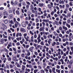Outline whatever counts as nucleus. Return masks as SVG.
<instances>
[{"label": "nucleus", "mask_w": 73, "mask_h": 73, "mask_svg": "<svg viewBox=\"0 0 73 73\" xmlns=\"http://www.w3.org/2000/svg\"><path fill=\"white\" fill-rule=\"evenodd\" d=\"M15 11H16V9L15 8L13 11L14 15H15Z\"/></svg>", "instance_id": "nucleus-24"}, {"label": "nucleus", "mask_w": 73, "mask_h": 73, "mask_svg": "<svg viewBox=\"0 0 73 73\" xmlns=\"http://www.w3.org/2000/svg\"><path fill=\"white\" fill-rule=\"evenodd\" d=\"M25 41V40L24 39V38H22V41H20V42L21 44H23V42H24Z\"/></svg>", "instance_id": "nucleus-5"}, {"label": "nucleus", "mask_w": 73, "mask_h": 73, "mask_svg": "<svg viewBox=\"0 0 73 73\" xmlns=\"http://www.w3.org/2000/svg\"><path fill=\"white\" fill-rule=\"evenodd\" d=\"M44 70H45V71L46 72H48V69H47L46 68H44Z\"/></svg>", "instance_id": "nucleus-44"}, {"label": "nucleus", "mask_w": 73, "mask_h": 73, "mask_svg": "<svg viewBox=\"0 0 73 73\" xmlns=\"http://www.w3.org/2000/svg\"><path fill=\"white\" fill-rule=\"evenodd\" d=\"M33 48H34V47H31L29 48V50L31 52H33Z\"/></svg>", "instance_id": "nucleus-7"}, {"label": "nucleus", "mask_w": 73, "mask_h": 73, "mask_svg": "<svg viewBox=\"0 0 73 73\" xmlns=\"http://www.w3.org/2000/svg\"><path fill=\"white\" fill-rule=\"evenodd\" d=\"M19 36L20 37L22 36V34L21 33H19Z\"/></svg>", "instance_id": "nucleus-43"}, {"label": "nucleus", "mask_w": 73, "mask_h": 73, "mask_svg": "<svg viewBox=\"0 0 73 73\" xmlns=\"http://www.w3.org/2000/svg\"><path fill=\"white\" fill-rule=\"evenodd\" d=\"M40 73H44V70H40Z\"/></svg>", "instance_id": "nucleus-38"}, {"label": "nucleus", "mask_w": 73, "mask_h": 73, "mask_svg": "<svg viewBox=\"0 0 73 73\" xmlns=\"http://www.w3.org/2000/svg\"><path fill=\"white\" fill-rule=\"evenodd\" d=\"M38 41L37 43L38 44H39V42H40L41 41V39H38Z\"/></svg>", "instance_id": "nucleus-37"}, {"label": "nucleus", "mask_w": 73, "mask_h": 73, "mask_svg": "<svg viewBox=\"0 0 73 73\" xmlns=\"http://www.w3.org/2000/svg\"><path fill=\"white\" fill-rule=\"evenodd\" d=\"M59 3L60 4H64V1L62 0L61 1H59Z\"/></svg>", "instance_id": "nucleus-10"}, {"label": "nucleus", "mask_w": 73, "mask_h": 73, "mask_svg": "<svg viewBox=\"0 0 73 73\" xmlns=\"http://www.w3.org/2000/svg\"><path fill=\"white\" fill-rule=\"evenodd\" d=\"M44 5V3H41L39 4V6L40 7H43Z\"/></svg>", "instance_id": "nucleus-14"}, {"label": "nucleus", "mask_w": 73, "mask_h": 73, "mask_svg": "<svg viewBox=\"0 0 73 73\" xmlns=\"http://www.w3.org/2000/svg\"><path fill=\"white\" fill-rule=\"evenodd\" d=\"M71 16V14H70V13H68V17H70Z\"/></svg>", "instance_id": "nucleus-41"}, {"label": "nucleus", "mask_w": 73, "mask_h": 73, "mask_svg": "<svg viewBox=\"0 0 73 73\" xmlns=\"http://www.w3.org/2000/svg\"><path fill=\"white\" fill-rule=\"evenodd\" d=\"M51 29L52 31H54V27H52L51 28Z\"/></svg>", "instance_id": "nucleus-59"}, {"label": "nucleus", "mask_w": 73, "mask_h": 73, "mask_svg": "<svg viewBox=\"0 0 73 73\" xmlns=\"http://www.w3.org/2000/svg\"><path fill=\"white\" fill-rule=\"evenodd\" d=\"M66 26L67 27H68V28H70V25H69L67 23H66Z\"/></svg>", "instance_id": "nucleus-17"}, {"label": "nucleus", "mask_w": 73, "mask_h": 73, "mask_svg": "<svg viewBox=\"0 0 73 73\" xmlns=\"http://www.w3.org/2000/svg\"><path fill=\"white\" fill-rule=\"evenodd\" d=\"M10 29L11 31H12V32H15V30H14V29H12V28H10Z\"/></svg>", "instance_id": "nucleus-35"}, {"label": "nucleus", "mask_w": 73, "mask_h": 73, "mask_svg": "<svg viewBox=\"0 0 73 73\" xmlns=\"http://www.w3.org/2000/svg\"><path fill=\"white\" fill-rule=\"evenodd\" d=\"M53 33L54 36H58V34L55 31H54Z\"/></svg>", "instance_id": "nucleus-9"}, {"label": "nucleus", "mask_w": 73, "mask_h": 73, "mask_svg": "<svg viewBox=\"0 0 73 73\" xmlns=\"http://www.w3.org/2000/svg\"><path fill=\"white\" fill-rule=\"evenodd\" d=\"M30 33L31 35H34L33 33H32L31 31H30Z\"/></svg>", "instance_id": "nucleus-56"}, {"label": "nucleus", "mask_w": 73, "mask_h": 73, "mask_svg": "<svg viewBox=\"0 0 73 73\" xmlns=\"http://www.w3.org/2000/svg\"><path fill=\"white\" fill-rule=\"evenodd\" d=\"M69 45H70V46H73V42H70V43Z\"/></svg>", "instance_id": "nucleus-46"}, {"label": "nucleus", "mask_w": 73, "mask_h": 73, "mask_svg": "<svg viewBox=\"0 0 73 73\" xmlns=\"http://www.w3.org/2000/svg\"><path fill=\"white\" fill-rule=\"evenodd\" d=\"M39 30L40 31V32H41V31H42V27H40V29H39Z\"/></svg>", "instance_id": "nucleus-62"}, {"label": "nucleus", "mask_w": 73, "mask_h": 73, "mask_svg": "<svg viewBox=\"0 0 73 73\" xmlns=\"http://www.w3.org/2000/svg\"><path fill=\"white\" fill-rule=\"evenodd\" d=\"M66 7L67 8H69V5L68 4H66Z\"/></svg>", "instance_id": "nucleus-52"}, {"label": "nucleus", "mask_w": 73, "mask_h": 73, "mask_svg": "<svg viewBox=\"0 0 73 73\" xmlns=\"http://www.w3.org/2000/svg\"><path fill=\"white\" fill-rule=\"evenodd\" d=\"M29 68H32V64H30L29 65Z\"/></svg>", "instance_id": "nucleus-60"}, {"label": "nucleus", "mask_w": 73, "mask_h": 73, "mask_svg": "<svg viewBox=\"0 0 73 73\" xmlns=\"http://www.w3.org/2000/svg\"><path fill=\"white\" fill-rule=\"evenodd\" d=\"M5 24H7L8 23V20H6L5 21Z\"/></svg>", "instance_id": "nucleus-57"}, {"label": "nucleus", "mask_w": 73, "mask_h": 73, "mask_svg": "<svg viewBox=\"0 0 73 73\" xmlns=\"http://www.w3.org/2000/svg\"><path fill=\"white\" fill-rule=\"evenodd\" d=\"M22 70H25V68H26V67H25V66L24 65H22Z\"/></svg>", "instance_id": "nucleus-11"}, {"label": "nucleus", "mask_w": 73, "mask_h": 73, "mask_svg": "<svg viewBox=\"0 0 73 73\" xmlns=\"http://www.w3.org/2000/svg\"><path fill=\"white\" fill-rule=\"evenodd\" d=\"M66 48L67 49V50L69 51L70 50V48H69V46H67L66 47Z\"/></svg>", "instance_id": "nucleus-49"}, {"label": "nucleus", "mask_w": 73, "mask_h": 73, "mask_svg": "<svg viewBox=\"0 0 73 73\" xmlns=\"http://www.w3.org/2000/svg\"><path fill=\"white\" fill-rule=\"evenodd\" d=\"M60 66L59 65H57L56 66V68L57 69H60Z\"/></svg>", "instance_id": "nucleus-55"}, {"label": "nucleus", "mask_w": 73, "mask_h": 73, "mask_svg": "<svg viewBox=\"0 0 73 73\" xmlns=\"http://www.w3.org/2000/svg\"><path fill=\"white\" fill-rule=\"evenodd\" d=\"M38 21H39V20H38V18H36V23H38Z\"/></svg>", "instance_id": "nucleus-36"}, {"label": "nucleus", "mask_w": 73, "mask_h": 73, "mask_svg": "<svg viewBox=\"0 0 73 73\" xmlns=\"http://www.w3.org/2000/svg\"><path fill=\"white\" fill-rule=\"evenodd\" d=\"M73 70H71L69 72V73H73Z\"/></svg>", "instance_id": "nucleus-63"}, {"label": "nucleus", "mask_w": 73, "mask_h": 73, "mask_svg": "<svg viewBox=\"0 0 73 73\" xmlns=\"http://www.w3.org/2000/svg\"><path fill=\"white\" fill-rule=\"evenodd\" d=\"M50 33H49V32H46L45 33V34L46 35H49Z\"/></svg>", "instance_id": "nucleus-48"}, {"label": "nucleus", "mask_w": 73, "mask_h": 73, "mask_svg": "<svg viewBox=\"0 0 73 73\" xmlns=\"http://www.w3.org/2000/svg\"><path fill=\"white\" fill-rule=\"evenodd\" d=\"M47 7L48 8H52V7L51 6V5H50V4H48L47 5Z\"/></svg>", "instance_id": "nucleus-23"}, {"label": "nucleus", "mask_w": 73, "mask_h": 73, "mask_svg": "<svg viewBox=\"0 0 73 73\" xmlns=\"http://www.w3.org/2000/svg\"><path fill=\"white\" fill-rule=\"evenodd\" d=\"M3 38H8V36H7L5 35L4 34H3Z\"/></svg>", "instance_id": "nucleus-16"}, {"label": "nucleus", "mask_w": 73, "mask_h": 73, "mask_svg": "<svg viewBox=\"0 0 73 73\" xmlns=\"http://www.w3.org/2000/svg\"><path fill=\"white\" fill-rule=\"evenodd\" d=\"M10 23L11 24H14V22H13L12 20H11L10 21Z\"/></svg>", "instance_id": "nucleus-54"}, {"label": "nucleus", "mask_w": 73, "mask_h": 73, "mask_svg": "<svg viewBox=\"0 0 73 73\" xmlns=\"http://www.w3.org/2000/svg\"><path fill=\"white\" fill-rule=\"evenodd\" d=\"M14 4H16V5H18L19 4V3L17 2V1H15V2Z\"/></svg>", "instance_id": "nucleus-31"}, {"label": "nucleus", "mask_w": 73, "mask_h": 73, "mask_svg": "<svg viewBox=\"0 0 73 73\" xmlns=\"http://www.w3.org/2000/svg\"><path fill=\"white\" fill-rule=\"evenodd\" d=\"M32 65H33V66L36 65V62H32Z\"/></svg>", "instance_id": "nucleus-45"}, {"label": "nucleus", "mask_w": 73, "mask_h": 73, "mask_svg": "<svg viewBox=\"0 0 73 73\" xmlns=\"http://www.w3.org/2000/svg\"><path fill=\"white\" fill-rule=\"evenodd\" d=\"M40 37H41V35H40V34H39L38 35V37L37 38V40H39L40 38Z\"/></svg>", "instance_id": "nucleus-25"}, {"label": "nucleus", "mask_w": 73, "mask_h": 73, "mask_svg": "<svg viewBox=\"0 0 73 73\" xmlns=\"http://www.w3.org/2000/svg\"><path fill=\"white\" fill-rule=\"evenodd\" d=\"M37 71H38V69H35L34 71V73H36Z\"/></svg>", "instance_id": "nucleus-27"}, {"label": "nucleus", "mask_w": 73, "mask_h": 73, "mask_svg": "<svg viewBox=\"0 0 73 73\" xmlns=\"http://www.w3.org/2000/svg\"><path fill=\"white\" fill-rule=\"evenodd\" d=\"M21 32H25V29L21 28Z\"/></svg>", "instance_id": "nucleus-8"}, {"label": "nucleus", "mask_w": 73, "mask_h": 73, "mask_svg": "<svg viewBox=\"0 0 73 73\" xmlns=\"http://www.w3.org/2000/svg\"><path fill=\"white\" fill-rule=\"evenodd\" d=\"M12 43L10 42L9 44L8 45V46H7V48L8 49H9V47H11V46H12Z\"/></svg>", "instance_id": "nucleus-6"}, {"label": "nucleus", "mask_w": 73, "mask_h": 73, "mask_svg": "<svg viewBox=\"0 0 73 73\" xmlns=\"http://www.w3.org/2000/svg\"><path fill=\"white\" fill-rule=\"evenodd\" d=\"M21 25L23 27H25L27 26L25 22H23L21 23Z\"/></svg>", "instance_id": "nucleus-3"}, {"label": "nucleus", "mask_w": 73, "mask_h": 73, "mask_svg": "<svg viewBox=\"0 0 73 73\" xmlns=\"http://www.w3.org/2000/svg\"><path fill=\"white\" fill-rule=\"evenodd\" d=\"M7 60L8 61H11V57H9L7 58Z\"/></svg>", "instance_id": "nucleus-64"}, {"label": "nucleus", "mask_w": 73, "mask_h": 73, "mask_svg": "<svg viewBox=\"0 0 73 73\" xmlns=\"http://www.w3.org/2000/svg\"><path fill=\"white\" fill-rule=\"evenodd\" d=\"M9 17H10L11 19H12L13 17V15L11 14L9 15Z\"/></svg>", "instance_id": "nucleus-30"}, {"label": "nucleus", "mask_w": 73, "mask_h": 73, "mask_svg": "<svg viewBox=\"0 0 73 73\" xmlns=\"http://www.w3.org/2000/svg\"><path fill=\"white\" fill-rule=\"evenodd\" d=\"M4 8L3 7H0V11H2L4 10Z\"/></svg>", "instance_id": "nucleus-26"}, {"label": "nucleus", "mask_w": 73, "mask_h": 73, "mask_svg": "<svg viewBox=\"0 0 73 73\" xmlns=\"http://www.w3.org/2000/svg\"><path fill=\"white\" fill-rule=\"evenodd\" d=\"M10 68H13V65L12 64H10Z\"/></svg>", "instance_id": "nucleus-51"}, {"label": "nucleus", "mask_w": 73, "mask_h": 73, "mask_svg": "<svg viewBox=\"0 0 73 73\" xmlns=\"http://www.w3.org/2000/svg\"><path fill=\"white\" fill-rule=\"evenodd\" d=\"M3 15H4V16H5V15L8 16V12L7 11H4L3 13Z\"/></svg>", "instance_id": "nucleus-2"}, {"label": "nucleus", "mask_w": 73, "mask_h": 73, "mask_svg": "<svg viewBox=\"0 0 73 73\" xmlns=\"http://www.w3.org/2000/svg\"><path fill=\"white\" fill-rule=\"evenodd\" d=\"M33 38H34V37L33 36H32L31 37V41L32 42H33V41H34Z\"/></svg>", "instance_id": "nucleus-15"}, {"label": "nucleus", "mask_w": 73, "mask_h": 73, "mask_svg": "<svg viewBox=\"0 0 73 73\" xmlns=\"http://www.w3.org/2000/svg\"><path fill=\"white\" fill-rule=\"evenodd\" d=\"M69 4L70 6H73V4H72V2H70V3Z\"/></svg>", "instance_id": "nucleus-42"}, {"label": "nucleus", "mask_w": 73, "mask_h": 73, "mask_svg": "<svg viewBox=\"0 0 73 73\" xmlns=\"http://www.w3.org/2000/svg\"><path fill=\"white\" fill-rule=\"evenodd\" d=\"M63 28L66 31H67V30H68V28H67V27H66L64 26H63Z\"/></svg>", "instance_id": "nucleus-20"}, {"label": "nucleus", "mask_w": 73, "mask_h": 73, "mask_svg": "<svg viewBox=\"0 0 73 73\" xmlns=\"http://www.w3.org/2000/svg\"><path fill=\"white\" fill-rule=\"evenodd\" d=\"M17 52L19 53H21V50H17Z\"/></svg>", "instance_id": "nucleus-33"}, {"label": "nucleus", "mask_w": 73, "mask_h": 73, "mask_svg": "<svg viewBox=\"0 0 73 73\" xmlns=\"http://www.w3.org/2000/svg\"><path fill=\"white\" fill-rule=\"evenodd\" d=\"M27 36V34L26 33H25L24 34V38H25V37H27L26 36Z\"/></svg>", "instance_id": "nucleus-34"}, {"label": "nucleus", "mask_w": 73, "mask_h": 73, "mask_svg": "<svg viewBox=\"0 0 73 73\" xmlns=\"http://www.w3.org/2000/svg\"><path fill=\"white\" fill-rule=\"evenodd\" d=\"M29 5H26V7L27 8V9H28V8H29Z\"/></svg>", "instance_id": "nucleus-32"}, {"label": "nucleus", "mask_w": 73, "mask_h": 73, "mask_svg": "<svg viewBox=\"0 0 73 73\" xmlns=\"http://www.w3.org/2000/svg\"><path fill=\"white\" fill-rule=\"evenodd\" d=\"M19 23L18 22L16 21L15 25V27H16V28H17L18 25H19Z\"/></svg>", "instance_id": "nucleus-4"}, {"label": "nucleus", "mask_w": 73, "mask_h": 73, "mask_svg": "<svg viewBox=\"0 0 73 73\" xmlns=\"http://www.w3.org/2000/svg\"><path fill=\"white\" fill-rule=\"evenodd\" d=\"M17 66L18 68H20L21 67V65L19 64L17 65Z\"/></svg>", "instance_id": "nucleus-28"}, {"label": "nucleus", "mask_w": 73, "mask_h": 73, "mask_svg": "<svg viewBox=\"0 0 73 73\" xmlns=\"http://www.w3.org/2000/svg\"><path fill=\"white\" fill-rule=\"evenodd\" d=\"M16 45L17 46H19L20 45V43L19 42H18L17 43Z\"/></svg>", "instance_id": "nucleus-47"}, {"label": "nucleus", "mask_w": 73, "mask_h": 73, "mask_svg": "<svg viewBox=\"0 0 73 73\" xmlns=\"http://www.w3.org/2000/svg\"><path fill=\"white\" fill-rule=\"evenodd\" d=\"M71 22V21H70V20L69 19H68L67 20V23H68V24H70V23Z\"/></svg>", "instance_id": "nucleus-29"}, {"label": "nucleus", "mask_w": 73, "mask_h": 73, "mask_svg": "<svg viewBox=\"0 0 73 73\" xmlns=\"http://www.w3.org/2000/svg\"><path fill=\"white\" fill-rule=\"evenodd\" d=\"M13 49L14 51V52H16V48H14V47H13Z\"/></svg>", "instance_id": "nucleus-40"}, {"label": "nucleus", "mask_w": 73, "mask_h": 73, "mask_svg": "<svg viewBox=\"0 0 73 73\" xmlns=\"http://www.w3.org/2000/svg\"><path fill=\"white\" fill-rule=\"evenodd\" d=\"M42 21L43 22H45V23H47L48 22V20L46 19H43L42 20Z\"/></svg>", "instance_id": "nucleus-21"}, {"label": "nucleus", "mask_w": 73, "mask_h": 73, "mask_svg": "<svg viewBox=\"0 0 73 73\" xmlns=\"http://www.w3.org/2000/svg\"><path fill=\"white\" fill-rule=\"evenodd\" d=\"M51 15H52V16H53V15H54V12L52 11L51 13Z\"/></svg>", "instance_id": "nucleus-61"}, {"label": "nucleus", "mask_w": 73, "mask_h": 73, "mask_svg": "<svg viewBox=\"0 0 73 73\" xmlns=\"http://www.w3.org/2000/svg\"><path fill=\"white\" fill-rule=\"evenodd\" d=\"M23 5L24 6H25L26 5V3L25 2H23Z\"/></svg>", "instance_id": "nucleus-58"}, {"label": "nucleus", "mask_w": 73, "mask_h": 73, "mask_svg": "<svg viewBox=\"0 0 73 73\" xmlns=\"http://www.w3.org/2000/svg\"><path fill=\"white\" fill-rule=\"evenodd\" d=\"M0 42L1 44H4V39L3 38L0 39Z\"/></svg>", "instance_id": "nucleus-1"}, {"label": "nucleus", "mask_w": 73, "mask_h": 73, "mask_svg": "<svg viewBox=\"0 0 73 73\" xmlns=\"http://www.w3.org/2000/svg\"><path fill=\"white\" fill-rule=\"evenodd\" d=\"M13 59L14 61L16 62V56L13 57Z\"/></svg>", "instance_id": "nucleus-13"}, {"label": "nucleus", "mask_w": 73, "mask_h": 73, "mask_svg": "<svg viewBox=\"0 0 73 73\" xmlns=\"http://www.w3.org/2000/svg\"><path fill=\"white\" fill-rule=\"evenodd\" d=\"M56 70V68H53L52 70V72H55V70Z\"/></svg>", "instance_id": "nucleus-22"}, {"label": "nucleus", "mask_w": 73, "mask_h": 73, "mask_svg": "<svg viewBox=\"0 0 73 73\" xmlns=\"http://www.w3.org/2000/svg\"><path fill=\"white\" fill-rule=\"evenodd\" d=\"M56 72L57 73H60V70H58V69H56Z\"/></svg>", "instance_id": "nucleus-19"}, {"label": "nucleus", "mask_w": 73, "mask_h": 73, "mask_svg": "<svg viewBox=\"0 0 73 73\" xmlns=\"http://www.w3.org/2000/svg\"><path fill=\"white\" fill-rule=\"evenodd\" d=\"M61 32L62 34H64L65 33V31H64V30H62Z\"/></svg>", "instance_id": "nucleus-50"}, {"label": "nucleus", "mask_w": 73, "mask_h": 73, "mask_svg": "<svg viewBox=\"0 0 73 73\" xmlns=\"http://www.w3.org/2000/svg\"><path fill=\"white\" fill-rule=\"evenodd\" d=\"M21 56L23 57H25V54L24 53L22 54Z\"/></svg>", "instance_id": "nucleus-39"}, {"label": "nucleus", "mask_w": 73, "mask_h": 73, "mask_svg": "<svg viewBox=\"0 0 73 73\" xmlns=\"http://www.w3.org/2000/svg\"><path fill=\"white\" fill-rule=\"evenodd\" d=\"M2 25L3 27L5 28V29H7V26L4 24L3 23L2 24Z\"/></svg>", "instance_id": "nucleus-12"}, {"label": "nucleus", "mask_w": 73, "mask_h": 73, "mask_svg": "<svg viewBox=\"0 0 73 73\" xmlns=\"http://www.w3.org/2000/svg\"><path fill=\"white\" fill-rule=\"evenodd\" d=\"M16 13L17 15H20V12H19V11L18 10H17L16 11Z\"/></svg>", "instance_id": "nucleus-18"}, {"label": "nucleus", "mask_w": 73, "mask_h": 73, "mask_svg": "<svg viewBox=\"0 0 73 73\" xmlns=\"http://www.w3.org/2000/svg\"><path fill=\"white\" fill-rule=\"evenodd\" d=\"M9 13H12V10H10L9 11Z\"/></svg>", "instance_id": "nucleus-53"}]
</instances>
